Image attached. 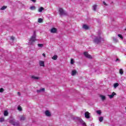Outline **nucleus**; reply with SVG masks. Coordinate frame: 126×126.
I'll return each instance as SVG.
<instances>
[{"instance_id":"f257e3e1","label":"nucleus","mask_w":126,"mask_h":126,"mask_svg":"<svg viewBox=\"0 0 126 126\" xmlns=\"http://www.w3.org/2000/svg\"><path fill=\"white\" fill-rule=\"evenodd\" d=\"M36 40V32H34L32 36L29 39V45H33L34 42Z\"/></svg>"},{"instance_id":"f03ea898","label":"nucleus","mask_w":126,"mask_h":126,"mask_svg":"<svg viewBox=\"0 0 126 126\" xmlns=\"http://www.w3.org/2000/svg\"><path fill=\"white\" fill-rule=\"evenodd\" d=\"M102 38H101V36H95L94 39V42L95 44H99Z\"/></svg>"},{"instance_id":"7ed1b4c3","label":"nucleus","mask_w":126,"mask_h":126,"mask_svg":"<svg viewBox=\"0 0 126 126\" xmlns=\"http://www.w3.org/2000/svg\"><path fill=\"white\" fill-rule=\"evenodd\" d=\"M9 123H10V124H12V125H13V126H19V122H15L14 119H12L10 120L9 121Z\"/></svg>"},{"instance_id":"20e7f679","label":"nucleus","mask_w":126,"mask_h":126,"mask_svg":"<svg viewBox=\"0 0 126 126\" xmlns=\"http://www.w3.org/2000/svg\"><path fill=\"white\" fill-rule=\"evenodd\" d=\"M59 11L60 15L61 16L65 15V14H66V12L63 10V8H60Z\"/></svg>"},{"instance_id":"39448f33","label":"nucleus","mask_w":126,"mask_h":126,"mask_svg":"<svg viewBox=\"0 0 126 126\" xmlns=\"http://www.w3.org/2000/svg\"><path fill=\"white\" fill-rule=\"evenodd\" d=\"M77 121L83 126H86V124H85V122H84V121H83V120H82V119H81L80 118H77Z\"/></svg>"},{"instance_id":"423d86ee","label":"nucleus","mask_w":126,"mask_h":126,"mask_svg":"<svg viewBox=\"0 0 126 126\" xmlns=\"http://www.w3.org/2000/svg\"><path fill=\"white\" fill-rule=\"evenodd\" d=\"M116 95H117V94L113 92L111 94H108V96L110 98V99H113L114 96H116Z\"/></svg>"},{"instance_id":"0eeeda50","label":"nucleus","mask_w":126,"mask_h":126,"mask_svg":"<svg viewBox=\"0 0 126 126\" xmlns=\"http://www.w3.org/2000/svg\"><path fill=\"white\" fill-rule=\"evenodd\" d=\"M84 55L85 57H86V58H87L88 59H92V56L89 55L88 52H84Z\"/></svg>"},{"instance_id":"6e6552de","label":"nucleus","mask_w":126,"mask_h":126,"mask_svg":"<svg viewBox=\"0 0 126 126\" xmlns=\"http://www.w3.org/2000/svg\"><path fill=\"white\" fill-rule=\"evenodd\" d=\"M85 117L86 119H90V113L88 112H86L85 113Z\"/></svg>"},{"instance_id":"1a4fd4ad","label":"nucleus","mask_w":126,"mask_h":126,"mask_svg":"<svg viewBox=\"0 0 126 126\" xmlns=\"http://www.w3.org/2000/svg\"><path fill=\"white\" fill-rule=\"evenodd\" d=\"M45 116H46V117H51V112L49 110L45 111Z\"/></svg>"},{"instance_id":"9d476101","label":"nucleus","mask_w":126,"mask_h":126,"mask_svg":"<svg viewBox=\"0 0 126 126\" xmlns=\"http://www.w3.org/2000/svg\"><path fill=\"white\" fill-rule=\"evenodd\" d=\"M57 31H58V30H57V29L55 28H53L51 29L50 30L51 33H57Z\"/></svg>"},{"instance_id":"9b49d317","label":"nucleus","mask_w":126,"mask_h":126,"mask_svg":"<svg viewBox=\"0 0 126 126\" xmlns=\"http://www.w3.org/2000/svg\"><path fill=\"white\" fill-rule=\"evenodd\" d=\"M39 64L40 66H45V62L43 61H39Z\"/></svg>"},{"instance_id":"f8f14e48","label":"nucleus","mask_w":126,"mask_h":126,"mask_svg":"<svg viewBox=\"0 0 126 126\" xmlns=\"http://www.w3.org/2000/svg\"><path fill=\"white\" fill-rule=\"evenodd\" d=\"M31 78L34 80H38V79H40V77L36 76L35 75L32 76Z\"/></svg>"},{"instance_id":"ddd939ff","label":"nucleus","mask_w":126,"mask_h":126,"mask_svg":"<svg viewBox=\"0 0 126 126\" xmlns=\"http://www.w3.org/2000/svg\"><path fill=\"white\" fill-rule=\"evenodd\" d=\"M45 91V88H42L40 90L37 91V93H41L42 92H44Z\"/></svg>"},{"instance_id":"4468645a","label":"nucleus","mask_w":126,"mask_h":126,"mask_svg":"<svg viewBox=\"0 0 126 126\" xmlns=\"http://www.w3.org/2000/svg\"><path fill=\"white\" fill-rule=\"evenodd\" d=\"M26 119V117L25 115H21L20 116V121H24Z\"/></svg>"},{"instance_id":"2eb2a0df","label":"nucleus","mask_w":126,"mask_h":126,"mask_svg":"<svg viewBox=\"0 0 126 126\" xmlns=\"http://www.w3.org/2000/svg\"><path fill=\"white\" fill-rule=\"evenodd\" d=\"M100 97L102 101H105V100H106V96L105 95H100Z\"/></svg>"},{"instance_id":"dca6fc26","label":"nucleus","mask_w":126,"mask_h":126,"mask_svg":"<svg viewBox=\"0 0 126 126\" xmlns=\"http://www.w3.org/2000/svg\"><path fill=\"white\" fill-rule=\"evenodd\" d=\"M76 70H73L72 71V73H71V75H72V76H74V75H76Z\"/></svg>"},{"instance_id":"f3484780","label":"nucleus","mask_w":126,"mask_h":126,"mask_svg":"<svg viewBox=\"0 0 126 126\" xmlns=\"http://www.w3.org/2000/svg\"><path fill=\"white\" fill-rule=\"evenodd\" d=\"M119 84L118 83H115L113 84V87L114 88V89H116V88H117V87H118Z\"/></svg>"},{"instance_id":"a211bd4d","label":"nucleus","mask_w":126,"mask_h":126,"mask_svg":"<svg viewBox=\"0 0 126 126\" xmlns=\"http://www.w3.org/2000/svg\"><path fill=\"white\" fill-rule=\"evenodd\" d=\"M83 28L85 29V30H88V29H89V27L86 25H84L83 26Z\"/></svg>"},{"instance_id":"6ab92c4d","label":"nucleus","mask_w":126,"mask_h":126,"mask_svg":"<svg viewBox=\"0 0 126 126\" xmlns=\"http://www.w3.org/2000/svg\"><path fill=\"white\" fill-rule=\"evenodd\" d=\"M52 60H54V61H57L58 59V56L57 55H55L52 58Z\"/></svg>"},{"instance_id":"aec40b11","label":"nucleus","mask_w":126,"mask_h":126,"mask_svg":"<svg viewBox=\"0 0 126 126\" xmlns=\"http://www.w3.org/2000/svg\"><path fill=\"white\" fill-rule=\"evenodd\" d=\"M43 10H44V7H40L38 10V11L39 12H42V11H43Z\"/></svg>"},{"instance_id":"412c9836","label":"nucleus","mask_w":126,"mask_h":126,"mask_svg":"<svg viewBox=\"0 0 126 126\" xmlns=\"http://www.w3.org/2000/svg\"><path fill=\"white\" fill-rule=\"evenodd\" d=\"M4 116H5V117L8 116V112H7V110L4 111Z\"/></svg>"},{"instance_id":"4be33fe9","label":"nucleus","mask_w":126,"mask_h":126,"mask_svg":"<svg viewBox=\"0 0 126 126\" xmlns=\"http://www.w3.org/2000/svg\"><path fill=\"white\" fill-rule=\"evenodd\" d=\"M7 8V6H3L2 7H1L0 8V10H4V9H6V8Z\"/></svg>"},{"instance_id":"5701e85b","label":"nucleus","mask_w":126,"mask_h":126,"mask_svg":"<svg viewBox=\"0 0 126 126\" xmlns=\"http://www.w3.org/2000/svg\"><path fill=\"white\" fill-rule=\"evenodd\" d=\"M93 10H94V11H96V9H97V5H94L93 6Z\"/></svg>"},{"instance_id":"b1692460","label":"nucleus","mask_w":126,"mask_h":126,"mask_svg":"<svg viewBox=\"0 0 126 126\" xmlns=\"http://www.w3.org/2000/svg\"><path fill=\"white\" fill-rule=\"evenodd\" d=\"M38 48H43L44 47V44H37Z\"/></svg>"},{"instance_id":"393cba45","label":"nucleus","mask_w":126,"mask_h":126,"mask_svg":"<svg viewBox=\"0 0 126 126\" xmlns=\"http://www.w3.org/2000/svg\"><path fill=\"white\" fill-rule=\"evenodd\" d=\"M119 73H120L121 75L124 74V70H123V69H120L119 70Z\"/></svg>"},{"instance_id":"a878e982","label":"nucleus","mask_w":126,"mask_h":126,"mask_svg":"<svg viewBox=\"0 0 126 126\" xmlns=\"http://www.w3.org/2000/svg\"><path fill=\"white\" fill-rule=\"evenodd\" d=\"M38 23H42L43 22V19L42 18H39L38 20Z\"/></svg>"},{"instance_id":"bb28decb","label":"nucleus","mask_w":126,"mask_h":126,"mask_svg":"<svg viewBox=\"0 0 126 126\" xmlns=\"http://www.w3.org/2000/svg\"><path fill=\"white\" fill-rule=\"evenodd\" d=\"M17 109L20 112H21V111H22V108L20 106H18Z\"/></svg>"},{"instance_id":"cd10ccee","label":"nucleus","mask_w":126,"mask_h":126,"mask_svg":"<svg viewBox=\"0 0 126 126\" xmlns=\"http://www.w3.org/2000/svg\"><path fill=\"white\" fill-rule=\"evenodd\" d=\"M4 89L3 88H0V93H2V92H4Z\"/></svg>"},{"instance_id":"c85d7f7f","label":"nucleus","mask_w":126,"mask_h":126,"mask_svg":"<svg viewBox=\"0 0 126 126\" xmlns=\"http://www.w3.org/2000/svg\"><path fill=\"white\" fill-rule=\"evenodd\" d=\"M113 41L115 43H117V42H118V39H117V38H116L115 37L113 38Z\"/></svg>"},{"instance_id":"c756f323","label":"nucleus","mask_w":126,"mask_h":126,"mask_svg":"<svg viewBox=\"0 0 126 126\" xmlns=\"http://www.w3.org/2000/svg\"><path fill=\"white\" fill-rule=\"evenodd\" d=\"M70 63L71 64H73L74 63V60H73V59H71Z\"/></svg>"},{"instance_id":"7c9ffc66","label":"nucleus","mask_w":126,"mask_h":126,"mask_svg":"<svg viewBox=\"0 0 126 126\" xmlns=\"http://www.w3.org/2000/svg\"><path fill=\"white\" fill-rule=\"evenodd\" d=\"M118 37H119V38H121V39H122L123 40V39H124V37H123V35H122L121 34H118Z\"/></svg>"},{"instance_id":"2f4dec72","label":"nucleus","mask_w":126,"mask_h":126,"mask_svg":"<svg viewBox=\"0 0 126 126\" xmlns=\"http://www.w3.org/2000/svg\"><path fill=\"white\" fill-rule=\"evenodd\" d=\"M96 113H97V114H98V115H101V110H97V111H96Z\"/></svg>"},{"instance_id":"473e14b6","label":"nucleus","mask_w":126,"mask_h":126,"mask_svg":"<svg viewBox=\"0 0 126 126\" xmlns=\"http://www.w3.org/2000/svg\"><path fill=\"white\" fill-rule=\"evenodd\" d=\"M30 9L31 10H34V9H35V6H32V7H30Z\"/></svg>"},{"instance_id":"72a5a7b5","label":"nucleus","mask_w":126,"mask_h":126,"mask_svg":"<svg viewBox=\"0 0 126 126\" xmlns=\"http://www.w3.org/2000/svg\"><path fill=\"white\" fill-rule=\"evenodd\" d=\"M99 121L100 122H103V117H99Z\"/></svg>"},{"instance_id":"f704fd0d","label":"nucleus","mask_w":126,"mask_h":126,"mask_svg":"<svg viewBox=\"0 0 126 126\" xmlns=\"http://www.w3.org/2000/svg\"><path fill=\"white\" fill-rule=\"evenodd\" d=\"M15 39V38L14 36H11V41H14V39Z\"/></svg>"},{"instance_id":"c9c22d12","label":"nucleus","mask_w":126,"mask_h":126,"mask_svg":"<svg viewBox=\"0 0 126 126\" xmlns=\"http://www.w3.org/2000/svg\"><path fill=\"white\" fill-rule=\"evenodd\" d=\"M4 121V119L3 118H1L0 119V122H2Z\"/></svg>"},{"instance_id":"e433bc0d","label":"nucleus","mask_w":126,"mask_h":126,"mask_svg":"<svg viewBox=\"0 0 126 126\" xmlns=\"http://www.w3.org/2000/svg\"><path fill=\"white\" fill-rule=\"evenodd\" d=\"M42 56L44 57V58H46V54L45 53H43Z\"/></svg>"},{"instance_id":"4c0bfd02","label":"nucleus","mask_w":126,"mask_h":126,"mask_svg":"<svg viewBox=\"0 0 126 126\" xmlns=\"http://www.w3.org/2000/svg\"><path fill=\"white\" fill-rule=\"evenodd\" d=\"M103 3L104 5H107V3L105 1H103Z\"/></svg>"},{"instance_id":"58836bf2","label":"nucleus","mask_w":126,"mask_h":126,"mask_svg":"<svg viewBox=\"0 0 126 126\" xmlns=\"http://www.w3.org/2000/svg\"><path fill=\"white\" fill-rule=\"evenodd\" d=\"M32 0V1L33 2H36V0Z\"/></svg>"},{"instance_id":"ea45409f","label":"nucleus","mask_w":126,"mask_h":126,"mask_svg":"<svg viewBox=\"0 0 126 126\" xmlns=\"http://www.w3.org/2000/svg\"><path fill=\"white\" fill-rule=\"evenodd\" d=\"M18 96H20V93L18 92Z\"/></svg>"},{"instance_id":"a19ab883","label":"nucleus","mask_w":126,"mask_h":126,"mask_svg":"<svg viewBox=\"0 0 126 126\" xmlns=\"http://www.w3.org/2000/svg\"><path fill=\"white\" fill-rule=\"evenodd\" d=\"M116 61H119V59H117Z\"/></svg>"},{"instance_id":"79ce46f5","label":"nucleus","mask_w":126,"mask_h":126,"mask_svg":"<svg viewBox=\"0 0 126 126\" xmlns=\"http://www.w3.org/2000/svg\"><path fill=\"white\" fill-rule=\"evenodd\" d=\"M125 30L126 31V28L125 29Z\"/></svg>"}]
</instances>
